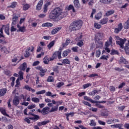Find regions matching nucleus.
I'll return each mask as SVG.
<instances>
[{
	"label": "nucleus",
	"instance_id": "1",
	"mask_svg": "<svg viewBox=\"0 0 129 129\" xmlns=\"http://www.w3.org/2000/svg\"><path fill=\"white\" fill-rule=\"evenodd\" d=\"M68 13L67 12H63V9L56 7L54 8L49 14V19L52 20H56V19H63L65 18Z\"/></svg>",
	"mask_w": 129,
	"mask_h": 129
},
{
	"label": "nucleus",
	"instance_id": "2",
	"mask_svg": "<svg viewBox=\"0 0 129 129\" xmlns=\"http://www.w3.org/2000/svg\"><path fill=\"white\" fill-rule=\"evenodd\" d=\"M83 24V22L81 20L74 21L69 26V30L71 32H76L81 29Z\"/></svg>",
	"mask_w": 129,
	"mask_h": 129
},
{
	"label": "nucleus",
	"instance_id": "3",
	"mask_svg": "<svg viewBox=\"0 0 129 129\" xmlns=\"http://www.w3.org/2000/svg\"><path fill=\"white\" fill-rule=\"evenodd\" d=\"M57 56L58 57V59H61L62 58L61 56V51H58L54 52L52 57H49V61H53V60H54L55 58H56Z\"/></svg>",
	"mask_w": 129,
	"mask_h": 129
},
{
	"label": "nucleus",
	"instance_id": "4",
	"mask_svg": "<svg viewBox=\"0 0 129 129\" xmlns=\"http://www.w3.org/2000/svg\"><path fill=\"white\" fill-rule=\"evenodd\" d=\"M36 69L37 70H39V75L41 77H43V76H45V73L47 72V70L46 69H43V68L41 66H38L36 68Z\"/></svg>",
	"mask_w": 129,
	"mask_h": 129
},
{
	"label": "nucleus",
	"instance_id": "5",
	"mask_svg": "<svg viewBox=\"0 0 129 129\" xmlns=\"http://www.w3.org/2000/svg\"><path fill=\"white\" fill-rule=\"evenodd\" d=\"M84 99L85 100H87L88 101H90V102H91L92 103H105V101H94L92 99H91L88 96H84Z\"/></svg>",
	"mask_w": 129,
	"mask_h": 129
},
{
	"label": "nucleus",
	"instance_id": "6",
	"mask_svg": "<svg viewBox=\"0 0 129 129\" xmlns=\"http://www.w3.org/2000/svg\"><path fill=\"white\" fill-rule=\"evenodd\" d=\"M126 39L122 38L119 39V40L116 41V43L117 45H119L120 48H123V45H124V43H125Z\"/></svg>",
	"mask_w": 129,
	"mask_h": 129
},
{
	"label": "nucleus",
	"instance_id": "7",
	"mask_svg": "<svg viewBox=\"0 0 129 129\" xmlns=\"http://www.w3.org/2000/svg\"><path fill=\"white\" fill-rule=\"evenodd\" d=\"M20 15L18 14H14L13 17V21H12V26H15V25H16L17 22H18V19L20 18Z\"/></svg>",
	"mask_w": 129,
	"mask_h": 129
},
{
	"label": "nucleus",
	"instance_id": "8",
	"mask_svg": "<svg viewBox=\"0 0 129 129\" xmlns=\"http://www.w3.org/2000/svg\"><path fill=\"white\" fill-rule=\"evenodd\" d=\"M96 49L102 48L103 47V42L101 39H99L96 41Z\"/></svg>",
	"mask_w": 129,
	"mask_h": 129
},
{
	"label": "nucleus",
	"instance_id": "9",
	"mask_svg": "<svg viewBox=\"0 0 129 129\" xmlns=\"http://www.w3.org/2000/svg\"><path fill=\"white\" fill-rule=\"evenodd\" d=\"M47 123H50V120H45L43 121L37 123L38 126H42V125H46Z\"/></svg>",
	"mask_w": 129,
	"mask_h": 129
},
{
	"label": "nucleus",
	"instance_id": "10",
	"mask_svg": "<svg viewBox=\"0 0 129 129\" xmlns=\"http://www.w3.org/2000/svg\"><path fill=\"white\" fill-rule=\"evenodd\" d=\"M49 111L50 112V108L48 107H44L42 110V113L43 115H46L49 113Z\"/></svg>",
	"mask_w": 129,
	"mask_h": 129
},
{
	"label": "nucleus",
	"instance_id": "11",
	"mask_svg": "<svg viewBox=\"0 0 129 129\" xmlns=\"http://www.w3.org/2000/svg\"><path fill=\"white\" fill-rule=\"evenodd\" d=\"M13 105L17 106L20 104V100L18 99V96L14 97L13 100Z\"/></svg>",
	"mask_w": 129,
	"mask_h": 129
},
{
	"label": "nucleus",
	"instance_id": "12",
	"mask_svg": "<svg viewBox=\"0 0 129 129\" xmlns=\"http://www.w3.org/2000/svg\"><path fill=\"white\" fill-rule=\"evenodd\" d=\"M27 67H28L27 63L24 62L18 68V69H20V70H22V71H25Z\"/></svg>",
	"mask_w": 129,
	"mask_h": 129
},
{
	"label": "nucleus",
	"instance_id": "13",
	"mask_svg": "<svg viewBox=\"0 0 129 129\" xmlns=\"http://www.w3.org/2000/svg\"><path fill=\"white\" fill-rule=\"evenodd\" d=\"M0 112H1V113H2V114H3V115L8 116V117H11L10 116V115L8 114V113H7V110H6V109H5L3 107H0Z\"/></svg>",
	"mask_w": 129,
	"mask_h": 129
},
{
	"label": "nucleus",
	"instance_id": "14",
	"mask_svg": "<svg viewBox=\"0 0 129 129\" xmlns=\"http://www.w3.org/2000/svg\"><path fill=\"white\" fill-rule=\"evenodd\" d=\"M3 28L5 29L6 34L10 36V26L9 25H3Z\"/></svg>",
	"mask_w": 129,
	"mask_h": 129
},
{
	"label": "nucleus",
	"instance_id": "15",
	"mask_svg": "<svg viewBox=\"0 0 129 129\" xmlns=\"http://www.w3.org/2000/svg\"><path fill=\"white\" fill-rule=\"evenodd\" d=\"M43 6V1L41 0L38 3L36 6V10L37 11H40L42 9V6Z\"/></svg>",
	"mask_w": 129,
	"mask_h": 129
},
{
	"label": "nucleus",
	"instance_id": "16",
	"mask_svg": "<svg viewBox=\"0 0 129 129\" xmlns=\"http://www.w3.org/2000/svg\"><path fill=\"white\" fill-rule=\"evenodd\" d=\"M112 1L113 0H100V3L104 5H109L111 3H112Z\"/></svg>",
	"mask_w": 129,
	"mask_h": 129
},
{
	"label": "nucleus",
	"instance_id": "17",
	"mask_svg": "<svg viewBox=\"0 0 129 129\" xmlns=\"http://www.w3.org/2000/svg\"><path fill=\"white\" fill-rule=\"evenodd\" d=\"M17 28L19 29L17 32H21L22 33L26 32V28L24 26L21 27L19 25H18Z\"/></svg>",
	"mask_w": 129,
	"mask_h": 129
},
{
	"label": "nucleus",
	"instance_id": "18",
	"mask_svg": "<svg viewBox=\"0 0 129 129\" xmlns=\"http://www.w3.org/2000/svg\"><path fill=\"white\" fill-rule=\"evenodd\" d=\"M62 29V27H58L57 28H56L55 29L52 30L51 31V34L52 35H55V34H57L58 33V31H60Z\"/></svg>",
	"mask_w": 129,
	"mask_h": 129
},
{
	"label": "nucleus",
	"instance_id": "19",
	"mask_svg": "<svg viewBox=\"0 0 129 129\" xmlns=\"http://www.w3.org/2000/svg\"><path fill=\"white\" fill-rule=\"evenodd\" d=\"M50 5H51V2H48L44 6L43 13H46L48 11V7H49Z\"/></svg>",
	"mask_w": 129,
	"mask_h": 129
},
{
	"label": "nucleus",
	"instance_id": "20",
	"mask_svg": "<svg viewBox=\"0 0 129 129\" xmlns=\"http://www.w3.org/2000/svg\"><path fill=\"white\" fill-rule=\"evenodd\" d=\"M18 97V99L21 101L22 99H23V101H26V99H27V95L25 96L24 94H21Z\"/></svg>",
	"mask_w": 129,
	"mask_h": 129
},
{
	"label": "nucleus",
	"instance_id": "21",
	"mask_svg": "<svg viewBox=\"0 0 129 129\" xmlns=\"http://www.w3.org/2000/svg\"><path fill=\"white\" fill-rule=\"evenodd\" d=\"M108 22V18H103L102 20L100 21V24L101 25H105V24H107V22Z\"/></svg>",
	"mask_w": 129,
	"mask_h": 129
},
{
	"label": "nucleus",
	"instance_id": "22",
	"mask_svg": "<svg viewBox=\"0 0 129 129\" xmlns=\"http://www.w3.org/2000/svg\"><path fill=\"white\" fill-rule=\"evenodd\" d=\"M70 53H71V50L67 49L63 52L62 56L63 57H67V56H68V54H70Z\"/></svg>",
	"mask_w": 129,
	"mask_h": 129
},
{
	"label": "nucleus",
	"instance_id": "23",
	"mask_svg": "<svg viewBox=\"0 0 129 129\" xmlns=\"http://www.w3.org/2000/svg\"><path fill=\"white\" fill-rule=\"evenodd\" d=\"M74 7L77 9H79L80 8V4H79V1L75 0L74 1Z\"/></svg>",
	"mask_w": 129,
	"mask_h": 129
},
{
	"label": "nucleus",
	"instance_id": "24",
	"mask_svg": "<svg viewBox=\"0 0 129 129\" xmlns=\"http://www.w3.org/2000/svg\"><path fill=\"white\" fill-rule=\"evenodd\" d=\"M42 27H47L48 28H51V27H53V24L51 23L47 22V23L42 24Z\"/></svg>",
	"mask_w": 129,
	"mask_h": 129
},
{
	"label": "nucleus",
	"instance_id": "25",
	"mask_svg": "<svg viewBox=\"0 0 129 129\" xmlns=\"http://www.w3.org/2000/svg\"><path fill=\"white\" fill-rule=\"evenodd\" d=\"M7 93V89H2L0 90V96H4Z\"/></svg>",
	"mask_w": 129,
	"mask_h": 129
},
{
	"label": "nucleus",
	"instance_id": "26",
	"mask_svg": "<svg viewBox=\"0 0 129 129\" xmlns=\"http://www.w3.org/2000/svg\"><path fill=\"white\" fill-rule=\"evenodd\" d=\"M119 62L120 63H121V64H127L128 62L126 61V60L124 58H123V57H121L120 58V60H119Z\"/></svg>",
	"mask_w": 129,
	"mask_h": 129
},
{
	"label": "nucleus",
	"instance_id": "27",
	"mask_svg": "<svg viewBox=\"0 0 129 129\" xmlns=\"http://www.w3.org/2000/svg\"><path fill=\"white\" fill-rule=\"evenodd\" d=\"M17 5H18V3L16 2H12L11 3V6H8V8H11V9H15L16 7H17Z\"/></svg>",
	"mask_w": 129,
	"mask_h": 129
},
{
	"label": "nucleus",
	"instance_id": "28",
	"mask_svg": "<svg viewBox=\"0 0 129 129\" xmlns=\"http://www.w3.org/2000/svg\"><path fill=\"white\" fill-rule=\"evenodd\" d=\"M70 43V40L67 39L66 42H63L62 44V48H65V47H67L68 45Z\"/></svg>",
	"mask_w": 129,
	"mask_h": 129
},
{
	"label": "nucleus",
	"instance_id": "29",
	"mask_svg": "<svg viewBox=\"0 0 129 129\" xmlns=\"http://www.w3.org/2000/svg\"><path fill=\"white\" fill-rule=\"evenodd\" d=\"M113 14H114V10H110L106 13L105 16H106V17H108L111 15H113Z\"/></svg>",
	"mask_w": 129,
	"mask_h": 129
},
{
	"label": "nucleus",
	"instance_id": "30",
	"mask_svg": "<svg viewBox=\"0 0 129 129\" xmlns=\"http://www.w3.org/2000/svg\"><path fill=\"white\" fill-rule=\"evenodd\" d=\"M20 78H18L16 82V85L15 87H16L17 88H20V86H21V83H20Z\"/></svg>",
	"mask_w": 129,
	"mask_h": 129
},
{
	"label": "nucleus",
	"instance_id": "31",
	"mask_svg": "<svg viewBox=\"0 0 129 129\" xmlns=\"http://www.w3.org/2000/svg\"><path fill=\"white\" fill-rule=\"evenodd\" d=\"M19 75L20 77L18 78H19L20 80H23V79H24V73L22 72V71H20L19 72Z\"/></svg>",
	"mask_w": 129,
	"mask_h": 129
},
{
	"label": "nucleus",
	"instance_id": "32",
	"mask_svg": "<svg viewBox=\"0 0 129 129\" xmlns=\"http://www.w3.org/2000/svg\"><path fill=\"white\" fill-rule=\"evenodd\" d=\"M54 45H55V41H51L48 45H47L49 50H51V48H52Z\"/></svg>",
	"mask_w": 129,
	"mask_h": 129
},
{
	"label": "nucleus",
	"instance_id": "33",
	"mask_svg": "<svg viewBox=\"0 0 129 129\" xmlns=\"http://www.w3.org/2000/svg\"><path fill=\"white\" fill-rule=\"evenodd\" d=\"M32 101L35 102V103H38L40 102V99L37 97H33L31 99Z\"/></svg>",
	"mask_w": 129,
	"mask_h": 129
},
{
	"label": "nucleus",
	"instance_id": "34",
	"mask_svg": "<svg viewBox=\"0 0 129 129\" xmlns=\"http://www.w3.org/2000/svg\"><path fill=\"white\" fill-rule=\"evenodd\" d=\"M102 17V13L100 12L95 15V18L96 20H99Z\"/></svg>",
	"mask_w": 129,
	"mask_h": 129
},
{
	"label": "nucleus",
	"instance_id": "35",
	"mask_svg": "<svg viewBox=\"0 0 129 129\" xmlns=\"http://www.w3.org/2000/svg\"><path fill=\"white\" fill-rule=\"evenodd\" d=\"M43 63L44 64H48L49 61V57H48V56H46L45 57H44V58H43Z\"/></svg>",
	"mask_w": 129,
	"mask_h": 129
},
{
	"label": "nucleus",
	"instance_id": "36",
	"mask_svg": "<svg viewBox=\"0 0 129 129\" xmlns=\"http://www.w3.org/2000/svg\"><path fill=\"white\" fill-rule=\"evenodd\" d=\"M94 27L95 28V29H97L98 30L101 28V25L97 23H94Z\"/></svg>",
	"mask_w": 129,
	"mask_h": 129
},
{
	"label": "nucleus",
	"instance_id": "37",
	"mask_svg": "<svg viewBox=\"0 0 129 129\" xmlns=\"http://www.w3.org/2000/svg\"><path fill=\"white\" fill-rule=\"evenodd\" d=\"M30 50H31V48L30 47H28L25 51V56L27 57H29V56H30V52H29V51H30Z\"/></svg>",
	"mask_w": 129,
	"mask_h": 129
},
{
	"label": "nucleus",
	"instance_id": "38",
	"mask_svg": "<svg viewBox=\"0 0 129 129\" xmlns=\"http://www.w3.org/2000/svg\"><path fill=\"white\" fill-rule=\"evenodd\" d=\"M124 29H125L126 30L129 29V19L126 22H125L124 24Z\"/></svg>",
	"mask_w": 129,
	"mask_h": 129
},
{
	"label": "nucleus",
	"instance_id": "39",
	"mask_svg": "<svg viewBox=\"0 0 129 129\" xmlns=\"http://www.w3.org/2000/svg\"><path fill=\"white\" fill-rule=\"evenodd\" d=\"M100 91V90H94L93 91H92L91 92L89 93V95H95V94H96V93H98V92H99Z\"/></svg>",
	"mask_w": 129,
	"mask_h": 129
},
{
	"label": "nucleus",
	"instance_id": "40",
	"mask_svg": "<svg viewBox=\"0 0 129 129\" xmlns=\"http://www.w3.org/2000/svg\"><path fill=\"white\" fill-rule=\"evenodd\" d=\"M47 82H54V77L52 76H49L47 80Z\"/></svg>",
	"mask_w": 129,
	"mask_h": 129
},
{
	"label": "nucleus",
	"instance_id": "41",
	"mask_svg": "<svg viewBox=\"0 0 129 129\" xmlns=\"http://www.w3.org/2000/svg\"><path fill=\"white\" fill-rule=\"evenodd\" d=\"M110 54L113 55H118V51L114 49H112L111 51Z\"/></svg>",
	"mask_w": 129,
	"mask_h": 129
},
{
	"label": "nucleus",
	"instance_id": "42",
	"mask_svg": "<svg viewBox=\"0 0 129 129\" xmlns=\"http://www.w3.org/2000/svg\"><path fill=\"white\" fill-rule=\"evenodd\" d=\"M62 64H70V60L68 58L63 59L62 61Z\"/></svg>",
	"mask_w": 129,
	"mask_h": 129
},
{
	"label": "nucleus",
	"instance_id": "43",
	"mask_svg": "<svg viewBox=\"0 0 129 129\" xmlns=\"http://www.w3.org/2000/svg\"><path fill=\"white\" fill-rule=\"evenodd\" d=\"M58 110V106H55L54 108H52L50 110H49V112H54L55 111H57Z\"/></svg>",
	"mask_w": 129,
	"mask_h": 129
},
{
	"label": "nucleus",
	"instance_id": "44",
	"mask_svg": "<svg viewBox=\"0 0 129 129\" xmlns=\"http://www.w3.org/2000/svg\"><path fill=\"white\" fill-rule=\"evenodd\" d=\"M32 116L34 117V120H38L40 119V116L36 114H32Z\"/></svg>",
	"mask_w": 129,
	"mask_h": 129
},
{
	"label": "nucleus",
	"instance_id": "45",
	"mask_svg": "<svg viewBox=\"0 0 129 129\" xmlns=\"http://www.w3.org/2000/svg\"><path fill=\"white\" fill-rule=\"evenodd\" d=\"M30 8V5L28 4H25L23 6V10L24 11H27V10H28Z\"/></svg>",
	"mask_w": 129,
	"mask_h": 129
},
{
	"label": "nucleus",
	"instance_id": "46",
	"mask_svg": "<svg viewBox=\"0 0 129 129\" xmlns=\"http://www.w3.org/2000/svg\"><path fill=\"white\" fill-rule=\"evenodd\" d=\"M68 11H70V10H73V12L75 13V9H74V7L73 5H70L68 8Z\"/></svg>",
	"mask_w": 129,
	"mask_h": 129
},
{
	"label": "nucleus",
	"instance_id": "47",
	"mask_svg": "<svg viewBox=\"0 0 129 129\" xmlns=\"http://www.w3.org/2000/svg\"><path fill=\"white\" fill-rule=\"evenodd\" d=\"M4 73L7 76H12V73L10 71H5Z\"/></svg>",
	"mask_w": 129,
	"mask_h": 129
},
{
	"label": "nucleus",
	"instance_id": "48",
	"mask_svg": "<svg viewBox=\"0 0 129 129\" xmlns=\"http://www.w3.org/2000/svg\"><path fill=\"white\" fill-rule=\"evenodd\" d=\"M121 124H116L114 125H111V127H114L116 128H118V127H120V125Z\"/></svg>",
	"mask_w": 129,
	"mask_h": 129
},
{
	"label": "nucleus",
	"instance_id": "49",
	"mask_svg": "<svg viewBox=\"0 0 129 129\" xmlns=\"http://www.w3.org/2000/svg\"><path fill=\"white\" fill-rule=\"evenodd\" d=\"M114 70H115L116 71H118V72H121L122 71H124V69H120L119 68H115Z\"/></svg>",
	"mask_w": 129,
	"mask_h": 129
},
{
	"label": "nucleus",
	"instance_id": "50",
	"mask_svg": "<svg viewBox=\"0 0 129 129\" xmlns=\"http://www.w3.org/2000/svg\"><path fill=\"white\" fill-rule=\"evenodd\" d=\"M44 93H46V90H45L36 92V94H37V95H39V94H44Z\"/></svg>",
	"mask_w": 129,
	"mask_h": 129
},
{
	"label": "nucleus",
	"instance_id": "51",
	"mask_svg": "<svg viewBox=\"0 0 129 129\" xmlns=\"http://www.w3.org/2000/svg\"><path fill=\"white\" fill-rule=\"evenodd\" d=\"M90 125H91V126H95V125H96V123H95L94 120H91V122L90 123Z\"/></svg>",
	"mask_w": 129,
	"mask_h": 129
},
{
	"label": "nucleus",
	"instance_id": "52",
	"mask_svg": "<svg viewBox=\"0 0 129 129\" xmlns=\"http://www.w3.org/2000/svg\"><path fill=\"white\" fill-rule=\"evenodd\" d=\"M86 2H89V6H93V4L94 3V0H86Z\"/></svg>",
	"mask_w": 129,
	"mask_h": 129
},
{
	"label": "nucleus",
	"instance_id": "53",
	"mask_svg": "<svg viewBox=\"0 0 129 129\" xmlns=\"http://www.w3.org/2000/svg\"><path fill=\"white\" fill-rule=\"evenodd\" d=\"M35 107H36V105L35 104H32L31 105H29L28 107H27V108L28 109H33V108H35Z\"/></svg>",
	"mask_w": 129,
	"mask_h": 129
},
{
	"label": "nucleus",
	"instance_id": "54",
	"mask_svg": "<svg viewBox=\"0 0 129 129\" xmlns=\"http://www.w3.org/2000/svg\"><path fill=\"white\" fill-rule=\"evenodd\" d=\"M0 49L2 52H4V53H6V50H7V48H6L5 46L1 45Z\"/></svg>",
	"mask_w": 129,
	"mask_h": 129
},
{
	"label": "nucleus",
	"instance_id": "55",
	"mask_svg": "<svg viewBox=\"0 0 129 129\" xmlns=\"http://www.w3.org/2000/svg\"><path fill=\"white\" fill-rule=\"evenodd\" d=\"M108 58V55H102V56H101L100 59L102 60H107V58Z\"/></svg>",
	"mask_w": 129,
	"mask_h": 129
},
{
	"label": "nucleus",
	"instance_id": "56",
	"mask_svg": "<svg viewBox=\"0 0 129 129\" xmlns=\"http://www.w3.org/2000/svg\"><path fill=\"white\" fill-rule=\"evenodd\" d=\"M101 52H100V50H98L96 51V56L97 57H98L100 56V54H101Z\"/></svg>",
	"mask_w": 129,
	"mask_h": 129
},
{
	"label": "nucleus",
	"instance_id": "57",
	"mask_svg": "<svg viewBox=\"0 0 129 129\" xmlns=\"http://www.w3.org/2000/svg\"><path fill=\"white\" fill-rule=\"evenodd\" d=\"M89 86H91V84H86L83 85L84 89H86V88L89 87Z\"/></svg>",
	"mask_w": 129,
	"mask_h": 129
},
{
	"label": "nucleus",
	"instance_id": "58",
	"mask_svg": "<svg viewBox=\"0 0 129 129\" xmlns=\"http://www.w3.org/2000/svg\"><path fill=\"white\" fill-rule=\"evenodd\" d=\"M72 50L73 51V52H78V47H73L72 48Z\"/></svg>",
	"mask_w": 129,
	"mask_h": 129
},
{
	"label": "nucleus",
	"instance_id": "59",
	"mask_svg": "<svg viewBox=\"0 0 129 129\" xmlns=\"http://www.w3.org/2000/svg\"><path fill=\"white\" fill-rule=\"evenodd\" d=\"M63 85H64V83L59 82L57 83V87L58 88H60V87H61V86H63Z\"/></svg>",
	"mask_w": 129,
	"mask_h": 129
},
{
	"label": "nucleus",
	"instance_id": "60",
	"mask_svg": "<svg viewBox=\"0 0 129 129\" xmlns=\"http://www.w3.org/2000/svg\"><path fill=\"white\" fill-rule=\"evenodd\" d=\"M39 64H40V61L37 60L33 63L32 66H38Z\"/></svg>",
	"mask_w": 129,
	"mask_h": 129
},
{
	"label": "nucleus",
	"instance_id": "61",
	"mask_svg": "<svg viewBox=\"0 0 129 129\" xmlns=\"http://www.w3.org/2000/svg\"><path fill=\"white\" fill-rule=\"evenodd\" d=\"M121 31V30L119 28H118V27H117L116 28H115L114 33H115V34H118V32H120Z\"/></svg>",
	"mask_w": 129,
	"mask_h": 129
},
{
	"label": "nucleus",
	"instance_id": "62",
	"mask_svg": "<svg viewBox=\"0 0 129 129\" xmlns=\"http://www.w3.org/2000/svg\"><path fill=\"white\" fill-rule=\"evenodd\" d=\"M83 103L85 104V105H87L88 106H89L90 107H91V105L90 103H89L87 101H83Z\"/></svg>",
	"mask_w": 129,
	"mask_h": 129
},
{
	"label": "nucleus",
	"instance_id": "63",
	"mask_svg": "<svg viewBox=\"0 0 129 129\" xmlns=\"http://www.w3.org/2000/svg\"><path fill=\"white\" fill-rule=\"evenodd\" d=\"M29 104V102H26V101H23V102L21 103V105H24V106H28Z\"/></svg>",
	"mask_w": 129,
	"mask_h": 129
},
{
	"label": "nucleus",
	"instance_id": "64",
	"mask_svg": "<svg viewBox=\"0 0 129 129\" xmlns=\"http://www.w3.org/2000/svg\"><path fill=\"white\" fill-rule=\"evenodd\" d=\"M78 46L79 47H81L82 46H83V42L82 41H81L77 43Z\"/></svg>",
	"mask_w": 129,
	"mask_h": 129
}]
</instances>
